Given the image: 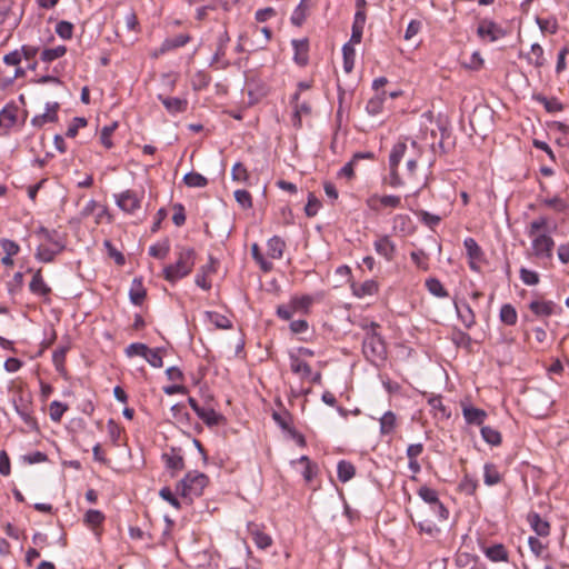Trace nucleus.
<instances>
[{
	"instance_id": "61",
	"label": "nucleus",
	"mask_w": 569,
	"mask_h": 569,
	"mask_svg": "<svg viewBox=\"0 0 569 569\" xmlns=\"http://www.w3.org/2000/svg\"><path fill=\"white\" fill-rule=\"evenodd\" d=\"M520 279L527 286H536L539 282V274L533 270L521 268Z\"/></svg>"
},
{
	"instance_id": "13",
	"label": "nucleus",
	"mask_w": 569,
	"mask_h": 569,
	"mask_svg": "<svg viewBox=\"0 0 569 569\" xmlns=\"http://www.w3.org/2000/svg\"><path fill=\"white\" fill-rule=\"evenodd\" d=\"M216 272V260L210 257L209 262L204 266H201L198 270V273L194 278V282L198 287H200L203 290H210L211 289V282L207 279L209 274Z\"/></svg>"
},
{
	"instance_id": "15",
	"label": "nucleus",
	"mask_w": 569,
	"mask_h": 569,
	"mask_svg": "<svg viewBox=\"0 0 569 569\" xmlns=\"http://www.w3.org/2000/svg\"><path fill=\"white\" fill-rule=\"evenodd\" d=\"M458 318L467 329L476 325V315L467 302H453Z\"/></svg>"
},
{
	"instance_id": "56",
	"label": "nucleus",
	"mask_w": 569,
	"mask_h": 569,
	"mask_svg": "<svg viewBox=\"0 0 569 569\" xmlns=\"http://www.w3.org/2000/svg\"><path fill=\"white\" fill-rule=\"evenodd\" d=\"M26 74V70L19 64L14 68V70L6 76H0V87L10 86L17 78H22Z\"/></svg>"
},
{
	"instance_id": "46",
	"label": "nucleus",
	"mask_w": 569,
	"mask_h": 569,
	"mask_svg": "<svg viewBox=\"0 0 569 569\" xmlns=\"http://www.w3.org/2000/svg\"><path fill=\"white\" fill-rule=\"evenodd\" d=\"M170 251L169 240H162L149 248V254L157 259H164Z\"/></svg>"
},
{
	"instance_id": "22",
	"label": "nucleus",
	"mask_w": 569,
	"mask_h": 569,
	"mask_svg": "<svg viewBox=\"0 0 569 569\" xmlns=\"http://www.w3.org/2000/svg\"><path fill=\"white\" fill-rule=\"evenodd\" d=\"M393 230L401 236H408L413 231L412 220L407 214H397L392 219Z\"/></svg>"
},
{
	"instance_id": "21",
	"label": "nucleus",
	"mask_w": 569,
	"mask_h": 569,
	"mask_svg": "<svg viewBox=\"0 0 569 569\" xmlns=\"http://www.w3.org/2000/svg\"><path fill=\"white\" fill-rule=\"evenodd\" d=\"M162 460L164 461L166 467L173 471H179L184 468L183 458L180 455V451L174 448H171L169 452H164L162 455Z\"/></svg>"
},
{
	"instance_id": "41",
	"label": "nucleus",
	"mask_w": 569,
	"mask_h": 569,
	"mask_svg": "<svg viewBox=\"0 0 569 569\" xmlns=\"http://www.w3.org/2000/svg\"><path fill=\"white\" fill-rule=\"evenodd\" d=\"M425 286L428 291L437 298H447L449 296V292L437 278H428L425 282Z\"/></svg>"
},
{
	"instance_id": "45",
	"label": "nucleus",
	"mask_w": 569,
	"mask_h": 569,
	"mask_svg": "<svg viewBox=\"0 0 569 569\" xmlns=\"http://www.w3.org/2000/svg\"><path fill=\"white\" fill-rule=\"evenodd\" d=\"M481 437L491 446H499L501 443V433L489 426H483L481 428Z\"/></svg>"
},
{
	"instance_id": "37",
	"label": "nucleus",
	"mask_w": 569,
	"mask_h": 569,
	"mask_svg": "<svg viewBox=\"0 0 569 569\" xmlns=\"http://www.w3.org/2000/svg\"><path fill=\"white\" fill-rule=\"evenodd\" d=\"M397 427V417L392 411H387L380 418V433L390 435Z\"/></svg>"
},
{
	"instance_id": "33",
	"label": "nucleus",
	"mask_w": 569,
	"mask_h": 569,
	"mask_svg": "<svg viewBox=\"0 0 569 569\" xmlns=\"http://www.w3.org/2000/svg\"><path fill=\"white\" fill-rule=\"evenodd\" d=\"M501 481V475L498 470V467L493 463H486L483 466V482L485 485L491 487L498 485Z\"/></svg>"
},
{
	"instance_id": "2",
	"label": "nucleus",
	"mask_w": 569,
	"mask_h": 569,
	"mask_svg": "<svg viewBox=\"0 0 569 569\" xmlns=\"http://www.w3.org/2000/svg\"><path fill=\"white\" fill-rule=\"evenodd\" d=\"M176 254V262L163 268V277L171 283L190 274L194 267L197 256L194 249L189 247L178 248Z\"/></svg>"
},
{
	"instance_id": "51",
	"label": "nucleus",
	"mask_w": 569,
	"mask_h": 569,
	"mask_svg": "<svg viewBox=\"0 0 569 569\" xmlns=\"http://www.w3.org/2000/svg\"><path fill=\"white\" fill-rule=\"evenodd\" d=\"M418 496L426 503H429L430 506L438 505V501H439L438 493L435 489H432L430 487H427V486L420 487L418 490Z\"/></svg>"
},
{
	"instance_id": "28",
	"label": "nucleus",
	"mask_w": 569,
	"mask_h": 569,
	"mask_svg": "<svg viewBox=\"0 0 569 569\" xmlns=\"http://www.w3.org/2000/svg\"><path fill=\"white\" fill-rule=\"evenodd\" d=\"M146 295L147 292L142 284V281L140 279L134 278L129 290L130 301L136 306H141L146 298Z\"/></svg>"
},
{
	"instance_id": "25",
	"label": "nucleus",
	"mask_w": 569,
	"mask_h": 569,
	"mask_svg": "<svg viewBox=\"0 0 569 569\" xmlns=\"http://www.w3.org/2000/svg\"><path fill=\"white\" fill-rule=\"evenodd\" d=\"M290 369L295 375L301 379H307L311 376V367L298 356L290 355Z\"/></svg>"
},
{
	"instance_id": "23",
	"label": "nucleus",
	"mask_w": 569,
	"mask_h": 569,
	"mask_svg": "<svg viewBox=\"0 0 569 569\" xmlns=\"http://www.w3.org/2000/svg\"><path fill=\"white\" fill-rule=\"evenodd\" d=\"M17 118H18V108L13 104L6 106L0 111V127L4 128V129L12 128L17 122Z\"/></svg>"
},
{
	"instance_id": "18",
	"label": "nucleus",
	"mask_w": 569,
	"mask_h": 569,
	"mask_svg": "<svg viewBox=\"0 0 569 569\" xmlns=\"http://www.w3.org/2000/svg\"><path fill=\"white\" fill-rule=\"evenodd\" d=\"M531 529L540 537H547L550 533V525L542 519L539 513L530 512L527 517Z\"/></svg>"
},
{
	"instance_id": "40",
	"label": "nucleus",
	"mask_w": 569,
	"mask_h": 569,
	"mask_svg": "<svg viewBox=\"0 0 569 569\" xmlns=\"http://www.w3.org/2000/svg\"><path fill=\"white\" fill-rule=\"evenodd\" d=\"M21 403L14 402V408L20 418L24 421L27 426L30 428L37 427V421L31 415L30 407L20 399Z\"/></svg>"
},
{
	"instance_id": "58",
	"label": "nucleus",
	"mask_w": 569,
	"mask_h": 569,
	"mask_svg": "<svg viewBox=\"0 0 569 569\" xmlns=\"http://www.w3.org/2000/svg\"><path fill=\"white\" fill-rule=\"evenodd\" d=\"M56 32L62 39H71L73 34V24L69 21H59L56 26Z\"/></svg>"
},
{
	"instance_id": "7",
	"label": "nucleus",
	"mask_w": 569,
	"mask_h": 569,
	"mask_svg": "<svg viewBox=\"0 0 569 569\" xmlns=\"http://www.w3.org/2000/svg\"><path fill=\"white\" fill-rule=\"evenodd\" d=\"M114 197L117 206L128 213H134L140 209L142 196H139L133 190H126Z\"/></svg>"
},
{
	"instance_id": "29",
	"label": "nucleus",
	"mask_w": 569,
	"mask_h": 569,
	"mask_svg": "<svg viewBox=\"0 0 569 569\" xmlns=\"http://www.w3.org/2000/svg\"><path fill=\"white\" fill-rule=\"evenodd\" d=\"M268 256L272 259H281L286 248V242L278 236L272 237L267 243Z\"/></svg>"
},
{
	"instance_id": "38",
	"label": "nucleus",
	"mask_w": 569,
	"mask_h": 569,
	"mask_svg": "<svg viewBox=\"0 0 569 569\" xmlns=\"http://www.w3.org/2000/svg\"><path fill=\"white\" fill-rule=\"evenodd\" d=\"M197 416L207 425V426H217L219 425L220 420L222 419V416L218 413L212 408H204L202 407L200 411L197 413Z\"/></svg>"
},
{
	"instance_id": "26",
	"label": "nucleus",
	"mask_w": 569,
	"mask_h": 569,
	"mask_svg": "<svg viewBox=\"0 0 569 569\" xmlns=\"http://www.w3.org/2000/svg\"><path fill=\"white\" fill-rule=\"evenodd\" d=\"M40 52L39 46L23 44L21 47L22 58L28 62L27 69L34 71L38 68V60L36 57Z\"/></svg>"
},
{
	"instance_id": "35",
	"label": "nucleus",
	"mask_w": 569,
	"mask_h": 569,
	"mask_svg": "<svg viewBox=\"0 0 569 569\" xmlns=\"http://www.w3.org/2000/svg\"><path fill=\"white\" fill-rule=\"evenodd\" d=\"M337 473H338V479L341 482H347L355 477L356 468L351 462H349L347 460H340L337 466Z\"/></svg>"
},
{
	"instance_id": "54",
	"label": "nucleus",
	"mask_w": 569,
	"mask_h": 569,
	"mask_svg": "<svg viewBox=\"0 0 569 569\" xmlns=\"http://www.w3.org/2000/svg\"><path fill=\"white\" fill-rule=\"evenodd\" d=\"M161 352H162V349H160V348H156V349L148 348V352H146L144 359L148 361V363L151 367L161 368L163 366Z\"/></svg>"
},
{
	"instance_id": "10",
	"label": "nucleus",
	"mask_w": 569,
	"mask_h": 569,
	"mask_svg": "<svg viewBox=\"0 0 569 569\" xmlns=\"http://www.w3.org/2000/svg\"><path fill=\"white\" fill-rule=\"evenodd\" d=\"M322 298L321 293L318 295H303V296H293L290 299V302L296 311V313L308 315L312 305Z\"/></svg>"
},
{
	"instance_id": "12",
	"label": "nucleus",
	"mask_w": 569,
	"mask_h": 569,
	"mask_svg": "<svg viewBox=\"0 0 569 569\" xmlns=\"http://www.w3.org/2000/svg\"><path fill=\"white\" fill-rule=\"evenodd\" d=\"M58 109H59L58 102H52V103L48 102L46 104V112L34 116L31 119L32 126L42 127L46 123L56 122L58 120Z\"/></svg>"
},
{
	"instance_id": "50",
	"label": "nucleus",
	"mask_w": 569,
	"mask_h": 569,
	"mask_svg": "<svg viewBox=\"0 0 569 569\" xmlns=\"http://www.w3.org/2000/svg\"><path fill=\"white\" fill-rule=\"evenodd\" d=\"M306 1L307 0H301L300 3L298 4V7L293 10V12L291 14V18H290L291 23L297 27H300L306 20V17H307Z\"/></svg>"
},
{
	"instance_id": "19",
	"label": "nucleus",
	"mask_w": 569,
	"mask_h": 569,
	"mask_svg": "<svg viewBox=\"0 0 569 569\" xmlns=\"http://www.w3.org/2000/svg\"><path fill=\"white\" fill-rule=\"evenodd\" d=\"M463 418L469 425L481 426L487 418V412L482 409L465 406L462 409Z\"/></svg>"
},
{
	"instance_id": "5",
	"label": "nucleus",
	"mask_w": 569,
	"mask_h": 569,
	"mask_svg": "<svg viewBox=\"0 0 569 569\" xmlns=\"http://www.w3.org/2000/svg\"><path fill=\"white\" fill-rule=\"evenodd\" d=\"M507 31L497 22L490 19H482L477 28V36L481 40H488L490 42L498 41L505 38Z\"/></svg>"
},
{
	"instance_id": "62",
	"label": "nucleus",
	"mask_w": 569,
	"mask_h": 569,
	"mask_svg": "<svg viewBox=\"0 0 569 569\" xmlns=\"http://www.w3.org/2000/svg\"><path fill=\"white\" fill-rule=\"evenodd\" d=\"M537 100L543 104L548 112H557L562 110V104L556 99H548L547 97L539 96Z\"/></svg>"
},
{
	"instance_id": "64",
	"label": "nucleus",
	"mask_w": 569,
	"mask_h": 569,
	"mask_svg": "<svg viewBox=\"0 0 569 569\" xmlns=\"http://www.w3.org/2000/svg\"><path fill=\"white\" fill-rule=\"evenodd\" d=\"M234 199L243 209H249L252 207L251 194L247 190H236Z\"/></svg>"
},
{
	"instance_id": "27",
	"label": "nucleus",
	"mask_w": 569,
	"mask_h": 569,
	"mask_svg": "<svg viewBox=\"0 0 569 569\" xmlns=\"http://www.w3.org/2000/svg\"><path fill=\"white\" fill-rule=\"evenodd\" d=\"M379 286L375 280H366L360 284H352L353 295L358 298L373 296L378 292Z\"/></svg>"
},
{
	"instance_id": "11",
	"label": "nucleus",
	"mask_w": 569,
	"mask_h": 569,
	"mask_svg": "<svg viewBox=\"0 0 569 569\" xmlns=\"http://www.w3.org/2000/svg\"><path fill=\"white\" fill-rule=\"evenodd\" d=\"M248 532L257 548L266 550L272 545V538L266 533L259 525L250 522L248 525Z\"/></svg>"
},
{
	"instance_id": "30",
	"label": "nucleus",
	"mask_w": 569,
	"mask_h": 569,
	"mask_svg": "<svg viewBox=\"0 0 569 569\" xmlns=\"http://www.w3.org/2000/svg\"><path fill=\"white\" fill-rule=\"evenodd\" d=\"M386 96L387 91H381L377 92L371 99H369L366 110L370 116H377L382 111Z\"/></svg>"
},
{
	"instance_id": "17",
	"label": "nucleus",
	"mask_w": 569,
	"mask_h": 569,
	"mask_svg": "<svg viewBox=\"0 0 569 569\" xmlns=\"http://www.w3.org/2000/svg\"><path fill=\"white\" fill-rule=\"evenodd\" d=\"M159 100L162 102L166 110L171 114L184 112L188 107V101L186 99L177 97L159 96Z\"/></svg>"
},
{
	"instance_id": "9",
	"label": "nucleus",
	"mask_w": 569,
	"mask_h": 569,
	"mask_svg": "<svg viewBox=\"0 0 569 569\" xmlns=\"http://www.w3.org/2000/svg\"><path fill=\"white\" fill-rule=\"evenodd\" d=\"M529 309L539 318H546L561 311V307L551 300H533L529 303Z\"/></svg>"
},
{
	"instance_id": "39",
	"label": "nucleus",
	"mask_w": 569,
	"mask_h": 569,
	"mask_svg": "<svg viewBox=\"0 0 569 569\" xmlns=\"http://www.w3.org/2000/svg\"><path fill=\"white\" fill-rule=\"evenodd\" d=\"M499 318L505 325L515 326L518 320V315L513 306L506 303L500 308Z\"/></svg>"
},
{
	"instance_id": "47",
	"label": "nucleus",
	"mask_w": 569,
	"mask_h": 569,
	"mask_svg": "<svg viewBox=\"0 0 569 569\" xmlns=\"http://www.w3.org/2000/svg\"><path fill=\"white\" fill-rule=\"evenodd\" d=\"M406 151L407 144L405 142L396 143L389 156V167L399 166L400 161L405 157Z\"/></svg>"
},
{
	"instance_id": "34",
	"label": "nucleus",
	"mask_w": 569,
	"mask_h": 569,
	"mask_svg": "<svg viewBox=\"0 0 569 569\" xmlns=\"http://www.w3.org/2000/svg\"><path fill=\"white\" fill-rule=\"evenodd\" d=\"M300 93L296 92L292 96L291 103L295 106V126H300L302 114H309L311 108L307 102H299Z\"/></svg>"
},
{
	"instance_id": "57",
	"label": "nucleus",
	"mask_w": 569,
	"mask_h": 569,
	"mask_svg": "<svg viewBox=\"0 0 569 569\" xmlns=\"http://www.w3.org/2000/svg\"><path fill=\"white\" fill-rule=\"evenodd\" d=\"M104 515L96 509H90L84 515V522L91 527L99 526L103 522Z\"/></svg>"
},
{
	"instance_id": "3",
	"label": "nucleus",
	"mask_w": 569,
	"mask_h": 569,
	"mask_svg": "<svg viewBox=\"0 0 569 569\" xmlns=\"http://www.w3.org/2000/svg\"><path fill=\"white\" fill-rule=\"evenodd\" d=\"M379 325L370 322L365 326L366 337L362 342V352L365 357L371 362L383 361L387 356L386 343L382 337L378 333Z\"/></svg>"
},
{
	"instance_id": "6",
	"label": "nucleus",
	"mask_w": 569,
	"mask_h": 569,
	"mask_svg": "<svg viewBox=\"0 0 569 569\" xmlns=\"http://www.w3.org/2000/svg\"><path fill=\"white\" fill-rule=\"evenodd\" d=\"M366 204L370 210H372L375 212H379L383 208H392V209L399 208L401 204V198L399 196H395V194L380 196V194L373 193L367 198Z\"/></svg>"
},
{
	"instance_id": "44",
	"label": "nucleus",
	"mask_w": 569,
	"mask_h": 569,
	"mask_svg": "<svg viewBox=\"0 0 569 569\" xmlns=\"http://www.w3.org/2000/svg\"><path fill=\"white\" fill-rule=\"evenodd\" d=\"M463 246L468 257L472 261L480 260L482 258V250L473 238H466L463 241Z\"/></svg>"
},
{
	"instance_id": "60",
	"label": "nucleus",
	"mask_w": 569,
	"mask_h": 569,
	"mask_svg": "<svg viewBox=\"0 0 569 569\" xmlns=\"http://www.w3.org/2000/svg\"><path fill=\"white\" fill-rule=\"evenodd\" d=\"M231 177L234 181L244 182L248 180L249 174L246 167L241 162H237L231 169Z\"/></svg>"
},
{
	"instance_id": "4",
	"label": "nucleus",
	"mask_w": 569,
	"mask_h": 569,
	"mask_svg": "<svg viewBox=\"0 0 569 569\" xmlns=\"http://www.w3.org/2000/svg\"><path fill=\"white\" fill-rule=\"evenodd\" d=\"M208 481L209 479L204 473L190 471L178 483V491L184 499L192 501L194 497L202 495Z\"/></svg>"
},
{
	"instance_id": "8",
	"label": "nucleus",
	"mask_w": 569,
	"mask_h": 569,
	"mask_svg": "<svg viewBox=\"0 0 569 569\" xmlns=\"http://www.w3.org/2000/svg\"><path fill=\"white\" fill-rule=\"evenodd\" d=\"M373 247L376 252L383 257L388 262L392 261L396 257L397 248L396 243L390 239L389 236H380L375 242Z\"/></svg>"
},
{
	"instance_id": "32",
	"label": "nucleus",
	"mask_w": 569,
	"mask_h": 569,
	"mask_svg": "<svg viewBox=\"0 0 569 569\" xmlns=\"http://www.w3.org/2000/svg\"><path fill=\"white\" fill-rule=\"evenodd\" d=\"M527 61L536 68H541L546 64L543 48L539 43L531 44Z\"/></svg>"
},
{
	"instance_id": "63",
	"label": "nucleus",
	"mask_w": 569,
	"mask_h": 569,
	"mask_svg": "<svg viewBox=\"0 0 569 569\" xmlns=\"http://www.w3.org/2000/svg\"><path fill=\"white\" fill-rule=\"evenodd\" d=\"M37 234L46 240L47 242H49L52 247H54V241H62L58 234L57 231L54 230H49L44 227H41L39 228V230L37 231Z\"/></svg>"
},
{
	"instance_id": "1",
	"label": "nucleus",
	"mask_w": 569,
	"mask_h": 569,
	"mask_svg": "<svg viewBox=\"0 0 569 569\" xmlns=\"http://www.w3.org/2000/svg\"><path fill=\"white\" fill-rule=\"evenodd\" d=\"M556 229V224L552 226ZM551 226L547 217H538L528 227V236L532 239L533 254L538 258H551L555 246L553 239L548 234Z\"/></svg>"
},
{
	"instance_id": "43",
	"label": "nucleus",
	"mask_w": 569,
	"mask_h": 569,
	"mask_svg": "<svg viewBox=\"0 0 569 569\" xmlns=\"http://www.w3.org/2000/svg\"><path fill=\"white\" fill-rule=\"evenodd\" d=\"M183 182L190 188H203L208 184V179L199 172H189L184 174Z\"/></svg>"
},
{
	"instance_id": "52",
	"label": "nucleus",
	"mask_w": 569,
	"mask_h": 569,
	"mask_svg": "<svg viewBox=\"0 0 569 569\" xmlns=\"http://www.w3.org/2000/svg\"><path fill=\"white\" fill-rule=\"evenodd\" d=\"M207 317L209 318L210 322L219 329H229L232 326L231 321L226 316L218 312L208 311Z\"/></svg>"
},
{
	"instance_id": "59",
	"label": "nucleus",
	"mask_w": 569,
	"mask_h": 569,
	"mask_svg": "<svg viewBox=\"0 0 569 569\" xmlns=\"http://www.w3.org/2000/svg\"><path fill=\"white\" fill-rule=\"evenodd\" d=\"M460 489L465 493L472 496L475 495L477 488H478V481L470 477L469 475H465L463 479L460 482Z\"/></svg>"
},
{
	"instance_id": "24",
	"label": "nucleus",
	"mask_w": 569,
	"mask_h": 569,
	"mask_svg": "<svg viewBox=\"0 0 569 569\" xmlns=\"http://www.w3.org/2000/svg\"><path fill=\"white\" fill-rule=\"evenodd\" d=\"M272 418L282 430L289 431L293 437H298L300 445L305 443L302 436L298 435L297 431L291 428V417L288 412H273Z\"/></svg>"
},
{
	"instance_id": "20",
	"label": "nucleus",
	"mask_w": 569,
	"mask_h": 569,
	"mask_svg": "<svg viewBox=\"0 0 569 569\" xmlns=\"http://www.w3.org/2000/svg\"><path fill=\"white\" fill-rule=\"evenodd\" d=\"M291 44L295 50L293 60L299 66H306L308 63V40L301 39V40H292Z\"/></svg>"
},
{
	"instance_id": "53",
	"label": "nucleus",
	"mask_w": 569,
	"mask_h": 569,
	"mask_svg": "<svg viewBox=\"0 0 569 569\" xmlns=\"http://www.w3.org/2000/svg\"><path fill=\"white\" fill-rule=\"evenodd\" d=\"M68 406L60 402V401H52L49 406V415L52 421L59 422L63 416V413L67 411Z\"/></svg>"
},
{
	"instance_id": "49",
	"label": "nucleus",
	"mask_w": 569,
	"mask_h": 569,
	"mask_svg": "<svg viewBox=\"0 0 569 569\" xmlns=\"http://www.w3.org/2000/svg\"><path fill=\"white\" fill-rule=\"evenodd\" d=\"M410 258L420 270H429V257L422 249L412 251Z\"/></svg>"
},
{
	"instance_id": "31",
	"label": "nucleus",
	"mask_w": 569,
	"mask_h": 569,
	"mask_svg": "<svg viewBox=\"0 0 569 569\" xmlns=\"http://www.w3.org/2000/svg\"><path fill=\"white\" fill-rule=\"evenodd\" d=\"M190 41V37L188 34H178L174 38L166 39L159 51L160 53H164L167 51L180 48L186 46Z\"/></svg>"
},
{
	"instance_id": "42",
	"label": "nucleus",
	"mask_w": 569,
	"mask_h": 569,
	"mask_svg": "<svg viewBox=\"0 0 569 569\" xmlns=\"http://www.w3.org/2000/svg\"><path fill=\"white\" fill-rule=\"evenodd\" d=\"M485 553L490 560H492L495 562L508 560V552H507L506 548L503 547V545H501V543H497L491 547H488L486 549Z\"/></svg>"
},
{
	"instance_id": "14",
	"label": "nucleus",
	"mask_w": 569,
	"mask_h": 569,
	"mask_svg": "<svg viewBox=\"0 0 569 569\" xmlns=\"http://www.w3.org/2000/svg\"><path fill=\"white\" fill-rule=\"evenodd\" d=\"M63 248L64 244L62 241H54V247L40 244L37 249L36 258L42 262H51Z\"/></svg>"
},
{
	"instance_id": "16",
	"label": "nucleus",
	"mask_w": 569,
	"mask_h": 569,
	"mask_svg": "<svg viewBox=\"0 0 569 569\" xmlns=\"http://www.w3.org/2000/svg\"><path fill=\"white\" fill-rule=\"evenodd\" d=\"M30 291L39 297L47 298L51 293V288L44 282L41 269L33 273V277L29 283Z\"/></svg>"
},
{
	"instance_id": "36",
	"label": "nucleus",
	"mask_w": 569,
	"mask_h": 569,
	"mask_svg": "<svg viewBox=\"0 0 569 569\" xmlns=\"http://www.w3.org/2000/svg\"><path fill=\"white\" fill-rule=\"evenodd\" d=\"M67 52L66 46H57L54 48H46L40 53L41 61L49 63L61 57H63Z\"/></svg>"
},
{
	"instance_id": "48",
	"label": "nucleus",
	"mask_w": 569,
	"mask_h": 569,
	"mask_svg": "<svg viewBox=\"0 0 569 569\" xmlns=\"http://www.w3.org/2000/svg\"><path fill=\"white\" fill-rule=\"evenodd\" d=\"M343 69L347 73L351 72L355 66L356 51L350 43L342 47Z\"/></svg>"
},
{
	"instance_id": "55",
	"label": "nucleus",
	"mask_w": 569,
	"mask_h": 569,
	"mask_svg": "<svg viewBox=\"0 0 569 569\" xmlns=\"http://www.w3.org/2000/svg\"><path fill=\"white\" fill-rule=\"evenodd\" d=\"M382 182L391 188H399L403 186V180L398 172V166L390 167V173L382 179Z\"/></svg>"
}]
</instances>
